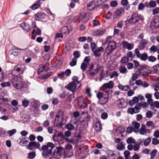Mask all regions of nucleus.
<instances>
[{"label":"nucleus","instance_id":"nucleus-1","mask_svg":"<svg viewBox=\"0 0 159 159\" xmlns=\"http://www.w3.org/2000/svg\"><path fill=\"white\" fill-rule=\"evenodd\" d=\"M105 43L108 44L105 50V52L107 56H109L115 50L116 47V42L112 40V37L108 36Z\"/></svg>","mask_w":159,"mask_h":159},{"label":"nucleus","instance_id":"nucleus-2","mask_svg":"<svg viewBox=\"0 0 159 159\" xmlns=\"http://www.w3.org/2000/svg\"><path fill=\"white\" fill-rule=\"evenodd\" d=\"M13 86L17 89H21L24 87L23 79L19 76L14 77L11 80Z\"/></svg>","mask_w":159,"mask_h":159},{"label":"nucleus","instance_id":"nucleus-3","mask_svg":"<svg viewBox=\"0 0 159 159\" xmlns=\"http://www.w3.org/2000/svg\"><path fill=\"white\" fill-rule=\"evenodd\" d=\"M99 70L98 64H92L89 67V70L87 72V74L89 77H92L96 74Z\"/></svg>","mask_w":159,"mask_h":159},{"label":"nucleus","instance_id":"nucleus-4","mask_svg":"<svg viewBox=\"0 0 159 159\" xmlns=\"http://www.w3.org/2000/svg\"><path fill=\"white\" fill-rule=\"evenodd\" d=\"M108 95V93L106 94L101 92H98L97 93V97L99 99L100 104L104 105L108 102L109 98Z\"/></svg>","mask_w":159,"mask_h":159},{"label":"nucleus","instance_id":"nucleus-5","mask_svg":"<svg viewBox=\"0 0 159 159\" xmlns=\"http://www.w3.org/2000/svg\"><path fill=\"white\" fill-rule=\"evenodd\" d=\"M144 20L143 17L137 13L133 14L129 19L128 20V22L130 24L135 25L139 20L143 21Z\"/></svg>","mask_w":159,"mask_h":159},{"label":"nucleus","instance_id":"nucleus-6","mask_svg":"<svg viewBox=\"0 0 159 159\" xmlns=\"http://www.w3.org/2000/svg\"><path fill=\"white\" fill-rule=\"evenodd\" d=\"M135 52L137 57L138 58H139L141 60L145 61L147 59L148 55L146 52H144L141 54L138 48H136L135 49Z\"/></svg>","mask_w":159,"mask_h":159},{"label":"nucleus","instance_id":"nucleus-7","mask_svg":"<svg viewBox=\"0 0 159 159\" xmlns=\"http://www.w3.org/2000/svg\"><path fill=\"white\" fill-rule=\"evenodd\" d=\"M40 144L38 142H30L29 144L26 147L27 148L29 149L30 150H32L33 148H38L40 149L39 147L40 146Z\"/></svg>","mask_w":159,"mask_h":159},{"label":"nucleus","instance_id":"nucleus-8","mask_svg":"<svg viewBox=\"0 0 159 159\" xmlns=\"http://www.w3.org/2000/svg\"><path fill=\"white\" fill-rule=\"evenodd\" d=\"M77 87H78V88H80V87H79L78 85L72 82L69 83V84L65 87L66 88L72 92H74L76 88Z\"/></svg>","mask_w":159,"mask_h":159},{"label":"nucleus","instance_id":"nucleus-9","mask_svg":"<svg viewBox=\"0 0 159 159\" xmlns=\"http://www.w3.org/2000/svg\"><path fill=\"white\" fill-rule=\"evenodd\" d=\"M104 50V48L102 47H100L97 48L92 52L95 57H98L101 55V53L103 52Z\"/></svg>","mask_w":159,"mask_h":159},{"label":"nucleus","instance_id":"nucleus-10","mask_svg":"<svg viewBox=\"0 0 159 159\" xmlns=\"http://www.w3.org/2000/svg\"><path fill=\"white\" fill-rule=\"evenodd\" d=\"M90 61V59L88 57H85L83 62L82 63L81 66V68L83 71L86 70Z\"/></svg>","mask_w":159,"mask_h":159},{"label":"nucleus","instance_id":"nucleus-11","mask_svg":"<svg viewBox=\"0 0 159 159\" xmlns=\"http://www.w3.org/2000/svg\"><path fill=\"white\" fill-rule=\"evenodd\" d=\"M114 84L113 81H110L108 83H106L103 84L102 86V90L104 91L107 89H112L114 87Z\"/></svg>","mask_w":159,"mask_h":159},{"label":"nucleus","instance_id":"nucleus-12","mask_svg":"<svg viewBox=\"0 0 159 159\" xmlns=\"http://www.w3.org/2000/svg\"><path fill=\"white\" fill-rule=\"evenodd\" d=\"M87 101L83 98H81L78 100V105L81 109H83L86 107L87 106Z\"/></svg>","mask_w":159,"mask_h":159},{"label":"nucleus","instance_id":"nucleus-13","mask_svg":"<svg viewBox=\"0 0 159 159\" xmlns=\"http://www.w3.org/2000/svg\"><path fill=\"white\" fill-rule=\"evenodd\" d=\"M123 47L130 50L132 49L134 47V45L132 43H129L126 41H123L122 42Z\"/></svg>","mask_w":159,"mask_h":159},{"label":"nucleus","instance_id":"nucleus-14","mask_svg":"<svg viewBox=\"0 0 159 159\" xmlns=\"http://www.w3.org/2000/svg\"><path fill=\"white\" fill-rule=\"evenodd\" d=\"M21 52L20 49L14 47L11 50L9 51V53L11 55H13L15 56L18 55Z\"/></svg>","mask_w":159,"mask_h":159},{"label":"nucleus","instance_id":"nucleus-15","mask_svg":"<svg viewBox=\"0 0 159 159\" xmlns=\"http://www.w3.org/2000/svg\"><path fill=\"white\" fill-rule=\"evenodd\" d=\"M98 2V1H95L89 2L87 5L88 7L89 8V9L92 10L94 9L97 6Z\"/></svg>","mask_w":159,"mask_h":159},{"label":"nucleus","instance_id":"nucleus-16","mask_svg":"<svg viewBox=\"0 0 159 159\" xmlns=\"http://www.w3.org/2000/svg\"><path fill=\"white\" fill-rule=\"evenodd\" d=\"M63 150V148L62 147H56V149H55L54 151V155H56L57 156H60L62 154Z\"/></svg>","mask_w":159,"mask_h":159},{"label":"nucleus","instance_id":"nucleus-17","mask_svg":"<svg viewBox=\"0 0 159 159\" xmlns=\"http://www.w3.org/2000/svg\"><path fill=\"white\" fill-rule=\"evenodd\" d=\"M147 43V41L146 39H143L141 41H140L138 47L139 50H142L144 49Z\"/></svg>","mask_w":159,"mask_h":159},{"label":"nucleus","instance_id":"nucleus-18","mask_svg":"<svg viewBox=\"0 0 159 159\" xmlns=\"http://www.w3.org/2000/svg\"><path fill=\"white\" fill-rule=\"evenodd\" d=\"M45 16V14L44 13H37L35 16V19L36 20L39 21L43 19Z\"/></svg>","mask_w":159,"mask_h":159},{"label":"nucleus","instance_id":"nucleus-19","mask_svg":"<svg viewBox=\"0 0 159 159\" xmlns=\"http://www.w3.org/2000/svg\"><path fill=\"white\" fill-rule=\"evenodd\" d=\"M132 125L134 128V131L135 133L137 132L139 130V128L140 127V124L135 121L132 122Z\"/></svg>","mask_w":159,"mask_h":159},{"label":"nucleus","instance_id":"nucleus-20","mask_svg":"<svg viewBox=\"0 0 159 159\" xmlns=\"http://www.w3.org/2000/svg\"><path fill=\"white\" fill-rule=\"evenodd\" d=\"M123 11V9L120 8L117 10L115 12L113 15V19H116L122 13Z\"/></svg>","mask_w":159,"mask_h":159},{"label":"nucleus","instance_id":"nucleus-21","mask_svg":"<svg viewBox=\"0 0 159 159\" xmlns=\"http://www.w3.org/2000/svg\"><path fill=\"white\" fill-rule=\"evenodd\" d=\"M139 101V98L137 97H134L133 99L129 101V104L131 106H133L134 104L138 102Z\"/></svg>","mask_w":159,"mask_h":159},{"label":"nucleus","instance_id":"nucleus-22","mask_svg":"<svg viewBox=\"0 0 159 159\" xmlns=\"http://www.w3.org/2000/svg\"><path fill=\"white\" fill-rule=\"evenodd\" d=\"M20 26L24 30H25L27 32H29L30 30V25L28 24H26L25 22H23L21 24Z\"/></svg>","mask_w":159,"mask_h":159},{"label":"nucleus","instance_id":"nucleus-23","mask_svg":"<svg viewBox=\"0 0 159 159\" xmlns=\"http://www.w3.org/2000/svg\"><path fill=\"white\" fill-rule=\"evenodd\" d=\"M57 137H61V139H65L66 141L68 142L73 143L72 140H70L68 138L66 137L62 132H60L58 133L57 134Z\"/></svg>","mask_w":159,"mask_h":159},{"label":"nucleus","instance_id":"nucleus-24","mask_svg":"<svg viewBox=\"0 0 159 159\" xmlns=\"http://www.w3.org/2000/svg\"><path fill=\"white\" fill-rule=\"evenodd\" d=\"M96 122L94 124V127L96 131H99L101 128V125L98 119L96 120Z\"/></svg>","mask_w":159,"mask_h":159},{"label":"nucleus","instance_id":"nucleus-25","mask_svg":"<svg viewBox=\"0 0 159 159\" xmlns=\"http://www.w3.org/2000/svg\"><path fill=\"white\" fill-rule=\"evenodd\" d=\"M105 32L106 30L105 29H99L95 31V35L97 36L102 35Z\"/></svg>","mask_w":159,"mask_h":159},{"label":"nucleus","instance_id":"nucleus-26","mask_svg":"<svg viewBox=\"0 0 159 159\" xmlns=\"http://www.w3.org/2000/svg\"><path fill=\"white\" fill-rule=\"evenodd\" d=\"M72 80H73L72 82L76 84L77 85H79V87H80L81 85V84L80 83L79 81L78 80V78L76 76H74L72 78Z\"/></svg>","mask_w":159,"mask_h":159},{"label":"nucleus","instance_id":"nucleus-27","mask_svg":"<svg viewBox=\"0 0 159 159\" xmlns=\"http://www.w3.org/2000/svg\"><path fill=\"white\" fill-rule=\"evenodd\" d=\"M61 32L64 34H68L69 33V31L68 30V27L64 26L61 29Z\"/></svg>","mask_w":159,"mask_h":159},{"label":"nucleus","instance_id":"nucleus-28","mask_svg":"<svg viewBox=\"0 0 159 159\" xmlns=\"http://www.w3.org/2000/svg\"><path fill=\"white\" fill-rule=\"evenodd\" d=\"M118 106L120 108H123L126 106L125 102L123 100H120L119 101Z\"/></svg>","mask_w":159,"mask_h":159},{"label":"nucleus","instance_id":"nucleus-29","mask_svg":"<svg viewBox=\"0 0 159 159\" xmlns=\"http://www.w3.org/2000/svg\"><path fill=\"white\" fill-rule=\"evenodd\" d=\"M130 153L128 151L125 150L124 152V154L125 159H131V157L130 156Z\"/></svg>","mask_w":159,"mask_h":159},{"label":"nucleus","instance_id":"nucleus-30","mask_svg":"<svg viewBox=\"0 0 159 159\" xmlns=\"http://www.w3.org/2000/svg\"><path fill=\"white\" fill-rule=\"evenodd\" d=\"M116 148L117 149L119 150H124L125 148V145L123 144V142H120L116 146Z\"/></svg>","mask_w":159,"mask_h":159},{"label":"nucleus","instance_id":"nucleus-31","mask_svg":"<svg viewBox=\"0 0 159 159\" xmlns=\"http://www.w3.org/2000/svg\"><path fill=\"white\" fill-rule=\"evenodd\" d=\"M119 70L120 73L123 74H125L127 72V69L126 68L123 66H120V67L119 68Z\"/></svg>","mask_w":159,"mask_h":159},{"label":"nucleus","instance_id":"nucleus-32","mask_svg":"<svg viewBox=\"0 0 159 159\" xmlns=\"http://www.w3.org/2000/svg\"><path fill=\"white\" fill-rule=\"evenodd\" d=\"M140 105V103H138L134 107L135 109V111L136 113H137L139 112L141 107V105Z\"/></svg>","mask_w":159,"mask_h":159},{"label":"nucleus","instance_id":"nucleus-33","mask_svg":"<svg viewBox=\"0 0 159 159\" xmlns=\"http://www.w3.org/2000/svg\"><path fill=\"white\" fill-rule=\"evenodd\" d=\"M48 148V146H47V145H43L41 148L42 150L43 151L42 153V155L45 157H46V156L47 155V154L46 153V152L45 151L47 150Z\"/></svg>","mask_w":159,"mask_h":159},{"label":"nucleus","instance_id":"nucleus-34","mask_svg":"<svg viewBox=\"0 0 159 159\" xmlns=\"http://www.w3.org/2000/svg\"><path fill=\"white\" fill-rule=\"evenodd\" d=\"M145 125H142L140 129L139 133L143 135L146 133V131L145 129Z\"/></svg>","mask_w":159,"mask_h":159},{"label":"nucleus","instance_id":"nucleus-35","mask_svg":"<svg viewBox=\"0 0 159 159\" xmlns=\"http://www.w3.org/2000/svg\"><path fill=\"white\" fill-rule=\"evenodd\" d=\"M35 156L36 154L35 152H31L28 153V158L29 159H33L35 157Z\"/></svg>","mask_w":159,"mask_h":159},{"label":"nucleus","instance_id":"nucleus-36","mask_svg":"<svg viewBox=\"0 0 159 159\" xmlns=\"http://www.w3.org/2000/svg\"><path fill=\"white\" fill-rule=\"evenodd\" d=\"M16 71L17 73L19 74H22L23 73L22 71L21 70L20 68L18 67H16L14 69L12 70V72H14Z\"/></svg>","mask_w":159,"mask_h":159},{"label":"nucleus","instance_id":"nucleus-37","mask_svg":"<svg viewBox=\"0 0 159 159\" xmlns=\"http://www.w3.org/2000/svg\"><path fill=\"white\" fill-rule=\"evenodd\" d=\"M40 5V1H39L37 3L34 4L32 6L31 8L33 10H35L38 8Z\"/></svg>","mask_w":159,"mask_h":159},{"label":"nucleus","instance_id":"nucleus-38","mask_svg":"<svg viewBox=\"0 0 159 159\" xmlns=\"http://www.w3.org/2000/svg\"><path fill=\"white\" fill-rule=\"evenodd\" d=\"M157 150L155 149L153 150L150 153V159H154L157 152Z\"/></svg>","mask_w":159,"mask_h":159},{"label":"nucleus","instance_id":"nucleus-39","mask_svg":"<svg viewBox=\"0 0 159 159\" xmlns=\"http://www.w3.org/2000/svg\"><path fill=\"white\" fill-rule=\"evenodd\" d=\"M127 112L129 114L133 115L134 113H136L135 111V109L134 108L129 107V108L127 110Z\"/></svg>","mask_w":159,"mask_h":159},{"label":"nucleus","instance_id":"nucleus-40","mask_svg":"<svg viewBox=\"0 0 159 159\" xmlns=\"http://www.w3.org/2000/svg\"><path fill=\"white\" fill-rule=\"evenodd\" d=\"M142 143L141 140L139 142L138 144H136L134 146L133 149L135 151H138L140 148V144Z\"/></svg>","mask_w":159,"mask_h":159},{"label":"nucleus","instance_id":"nucleus-41","mask_svg":"<svg viewBox=\"0 0 159 159\" xmlns=\"http://www.w3.org/2000/svg\"><path fill=\"white\" fill-rule=\"evenodd\" d=\"M147 59L149 61L152 62H155L157 60L156 58L153 56H148Z\"/></svg>","mask_w":159,"mask_h":159},{"label":"nucleus","instance_id":"nucleus-42","mask_svg":"<svg viewBox=\"0 0 159 159\" xmlns=\"http://www.w3.org/2000/svg\"><path fill=\"white\" fill-rule=\"evenodd\" d=\"M10 83L8 81L6 82H2L1 84V86L3 88L5 87L10 86Z\"/></svg>","mask_w":159,"mask_h":159},{"label":"nucleus","instance_id":"nucleus-43","mask_svg":"<svg viewBox=\"0 0 159 159\" xmlns=\"http://www.w3.org/2000/svg\"><path fill=\"white\" fill-rule=\"evenodd\" d=\"M152 68L155 73H157L159 72V63L153 66Z\"/></svg>","mask_w":159,"mask_h":159},{"label":"nucleus","instance_id":"nucleus-44","mask_svg":"<svg viewBox=\"0 0 159 159\" xmlns=\"http://www.w3.org/2000/svg\"><path fill=\"white\" fill-rule=\"evenodd\" d=\"M73 55L74 58H75V59H76L77 58H79L80 56L79 52L78 51L74 52L73 53Z\"/></svg>","mask_w":159,"mask_h":159},{"label":"nucleus","instance_id":"nucleus-45","mask_svg":"<svg viewBox=\"0 0 159 159\" xmlns=\"http://www.w3.org/2000/svg\"><path fill=\"white\" fill-rule=\"evenodd\" d=\"M52 72H50L48 73L47 74L44 75H43L42 76V79H46L49 77H50L51 75H52Z\"/></svg>","mask_w":159,"mask_h":159},{"label":"nucleus","instance_id":"nucleus-46","mask_svg":"<svg viewBox=\"0 0 159 159\" xmlns=\"http://www.w3.org/2000/svg\"><path fill=\"white\" fill-rule=\"evenodd\" d=\"M29 105V101L25 99L22 102V105L24 107H27Z\"/></svg>","mask_w":159,"mask_h":159},{"label":"nucleus","instance_id":"nucleus-47","mask_svg":"<svg viewBox=\"0 0 159 159\" xmlns=\"http://www.w3.org/2000/svg\"><path fill=\"white\" fill-rule=\"evenodd\" d=\"M16 129H14L11 130H9L8 131V134L10 136H11L16 132Z\"/></svg>","mask_w":159,"mask_h":159},{"label":"nucleus","instance_id":"nucleus-48","mask_svg":"<svg viewBox=\"0 0 159 159\" xmlns=\"http://www.w3.org/2000/svg\"><path fill=\"white\" fill-rule=\"evenodd\" d=\"M152 143L154 145H157L159 144V141L156 138H153L152 139Z\"/></svg>","mask_w":159,"mask_h":159},{"label":"nucleus","instance_id":"nucleus-49","mask_svg":"<svg viewBox=\"0 0 159 159\" xmlns=\"http://www.w3.org/2000/svg\"><path fill=\"white\" fill-rule=\"evenodd\" d=\"M151 141V139L150 137L147 138L144 141V144L145 146H147Z\"/></svg>","mask_w":159,"mask_h":159},{"label":"nucleus","instance_id":"nucleus-50","mask_svg":"<svg viewBox=\"0 0 159 159\" xmlns=\"http://www.w3.org/2000/svg\"><path fill=\"white\" fill-rule=\"evenodd\" d=\"M39 66L40 68L38 70V74H40L43 72L45 67L42 64H41Z\"/></svg>","mask_w":159,"mask_h":159},{"label":"nucleus","instance_id":"nucleus-51","mask_svg":"<svg viewBox=\"0 0 159 159\" xmlns=\"http://www.w3.org/2000/svg\"><path fill=\"white\" fill-rule=\"evenodd\" d=\"M129 61L128 58L126 57H125L122 58L121 61L123 63H125Z\"/></svg>","mask_w":159,"mask_h":159},{"label":"nucleus","instance_id":"nucleus-52","mask_svg":"<svg viewBox=\"0 0 159 159\" xmlns=\"http://www.w3.org/2000/svg\"><path fill=\"white\" fill-rule=\"evenodd\" d=\"M77 61V59L73 58L72 61L70 62V65L71 66H75L76 64Z\"/></svg>","mask_w":159,"mask_h":159},{"label":"nucleus","instance_id":"nucleus-53","mask_svg":"<svg viewBox=\"0 0 159 159\" xmlns=\"http://www.w3.org/2000/svg\"><path fill=\"white\" fill-rule=\"evenodd\" d=\"M157 48L155 45H153L150 48V51L151 52H155L157 51Z\"/></svg>","mask_w":159,"mask_h":159},{"label":"nucleus","instance_id":"nucleus-54","mask_svg":"<svg viewBox=\"0 0 159 159\" xmlns=\"http://www.w3.org/2000/svg\"><path fill=\"white\" fill-rule=\"evenodd\" d=\"M146 125L148 126H151L152 128L155 127L154 124H153V122L152 121H147L146 123Z\"/></svg>","mask_w":159,"mask_h":159},{"label":"nucleus","instance_id":"nucleus-55","mask_svg":"<svg viewBox=\"0 0 159 159\" xmlns=\"http://www.w3.org/2000/svg\"><path fill=\"white\" fill-rule=\"evenodd\" d=\"M66 128L69 130H71L74 129V126L71 124H68L66 125Z\"/></svg>","mask_w":159,"mask_h":159},{"label":"nucleus","instance_id":"nucleus-56","mask_svg":"<svg viewBox=\"0 0 159 159\" xmlns=\"http://www.w3.org/2000/svg\"><path fill=\"white\" fill-rule=\"evenodd\" d=\"M149 5L150 7H154L156 6V3L154 1H150L149 3Z\"/></svg>","mask_w":159,"mask_h":159},{"label":"nucleus","instance_id":"nucleus-57","mask_svg":"<svg viewBox=\"0 0 159 159\" xmlns=\"http://www.w3.org/2000/svg\"><path fill=\"white\" fill-rule=\"evenodd\" d=\"M90 89L87 88L86 89V93L87 94V96L91 98L92 96V94L90 93Z\"/></svg>","mask_w":159,"mask_h":159},{"label":"nucleus","instance_id":"nucleus-58","mask_svg":"<svg viewBox=\"0 0 159 159\" xmlns=\"http://www.w3.org/2000/svg\"><path fill=\"white\" fill-rule=\"evenodd\" d=\"M118 3L116 1H112L110 2L111 6L112 7H115L117 6Z\"/></svg>","mask_w":159,"mask_h":159},{"label":"nucleus","instance_id":"nucleus-59","mask_svg":"<svg viewBox=\"0 0 159 159\" xmlns=\"http://www.w3.org/2000/svg\"><path fill=\"white\" fill-rule=\"evenodd\" d=\"M92 52L96 48V45L95 43H92L90 45Z\"/></svg>","mask_w":159,"mask_h":159},{"label":"nucleus","instance_id":"nucleus-60","mask_svg":"<svg viewBox=\"0 0 159 159\" xmlns=\"http://www.w3.org/2000/svg\"><path fill=\"white\" fill-rule=\"evenodd\" d=\"M159 13V8L156 7L152 10V14L153 15L158 14Z\"/></svg>","mask_w":159,"mask_h":159},{"label":"nucleus","instance_id":"nucleus-61","mask_svg":"<svg viewBox=\"0 0 159 159\" xmlns=\"http://www.w3.org/2000/svg\"><path fill=\"white\" fill-rule=\"evenodd\" d=\"M126 143L128 144H130L133 143H134V141H133V139L131 137L128 138L126 140Z\"/></svg>","mask_w":159,"mask_h":159},{"label":"nucleus","instance_id":"nucleus-62","mask_svg":"<svg viewBox=\"0 0 159 159\" xmlns=\"http://www.w3.org/2000/svg\"><path fill=\"white\" fill-rule=\"evenodd\" d=\"M108 117V114H107L105 112H104L102 113L101 116V118L103 119H106Z\"/></svg>","mask_w":159,"mask_h":159},{"label":"nucleus","instance_id":"nucleus-63","mask_svg":"<svg viewBox=\"0 0 159 159\" xmlns=\"http://www.w3.org/2000/svg\"><path fill=\"white\" fill-rule=\"evenodd\" d=\"M134 131V128L132 126L128 127L127 129L126 132L128 134H130L132 132V131Z\"/></svg>","mask_w":159,"mask_h":159},{"label":"nucleus","instance_id":"nucleus-64","mask_svg":"<svg viewBox=\"0 0 159 159\" xmlns=\"http://www.w3.org/2000/svg\"><path fill=\"white\" fill-rule=\"evenodd\" d=\"M146 116L148 118H150L152 117V113L151 111H149L146 112Z\"/></svg>","mask_w":159,"mask_h":159}]
</instances>
